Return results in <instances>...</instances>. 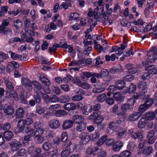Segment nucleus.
Instances as JSON below:
<instances>
[{"label":"nucleus","mask_w":157,"mask_h":157,"mask_svg":"<svg viewBox=\"0 0 157 157\" xmlns=\"http://www.w3.org/2000/svg\"><path fill=\"white\" fill-rule=\"evenodd\" d=\"M36 93V94L34 95L33 97L36 103H40L41 102V99L42 97L45 99L49 98L48 94L42 93L41 91H37Z\"/></svg>","instance_id":"423d86ee"},{"label":"nucleus","mask_w":157,"mask_h":157,"mask_svg":"<svg viewBox=\"0 0 157 157\" xmlns=\"http://www.w3.org/2000/svg\"><path fill=\"white\" fill-rule=\"evenodd\" d=\"M155 113L153 112H149L146 113V114L144 118L146 119L148 121H151L154 120L155 117Z\"/></svg>","instance_id":"f704fd0d"},{"label":"nucleus","mask_w":157,"mask_h":157,"mask_svg":"<svg viewBox=\"0 0 157 157\" xmlns=\"http://www.w3.org/2000/svg\"><path fill=\"white\" fill-rule=\"evenodd\" d=\"M108 92L107 94V95L108 97H110L111 94H115L116 91V87L113 85H111L109 86L108 89Z\"/></svg>","instance_id":"a19ab883"},{"label":"nucleus","mask_w":157,"mask_h":157,"mask_svg":"<svg viewBox=\"0 0 157 157\" xmlns=\"http://www.w3.org/2000/svg\"><path fill=\"white\" fill-rule=\"evenodd\" d=\"M114 144V140L113 139H106L105 144L106 145L111 146Z\"/></svg>","instance_id":"680f3d73"},{"label":"nucleus","mask_w":157,"mask_h":157,"mask_svg":"<svg viewBox=\"0 0 157 157\" xmlns=\"http://www.w3.org/2000/svg\"><path fill=\"white\" fill-rule=\"evenodd\" d=\"M37 59L39 62H40L41 64H47L49 65H51L50 61H48L47 58L42 56H38Z\"/></svg>","instance_id":"5701e85b"},{"label":"nucleus","mask_w":157,"mask_h":157,"mask_svg":"<svg viewBox=\"0 0 157 157\" xmlns=\"http://www.w3.org/2000/svg\"><path fill=\"white\" fill-rule=\"evenodd\" d=\"M81 143L83 144H86L91 140L90 136L86 133H83L80 135Z\"/></svg>","instance_id":"4468645a"},{"label":"nucleus","mask_w":157,"mask_h":157,"mask_svg":"<svg viewBox=\"0 0 157 157\" xmlns=\"http://www.w3.org/2000/svg\"><path fill=\"white\" fill-rule=\"evenodd\" d=\"M93 75L94 73L92 74L88 71L83 72L81 76V78L83 81H86L88 78L92 76H94Z\"/></svg>","instance_id":"393cba45"},{"label":"nucleus","mask_w":157,"mask_h":157,"mask_svg":"<svg viewBox=\"0 0 157 157\" xmlns=\"http://www.w3.org/2000/svg\"><path fill=\"white\" fill-rule=\"evenodd\" d=\"M125 82L123 80H119L117 82L116 86V90H121L125 87Z\"/></svg>","instance_id":"bb28decb"},{"label":"nucleus","mask_w":157,"mask_h":157,"mask_svg":"<svg viewBox=\"0 0 157 157\" xmlns=\"http://www.w3.org/2000/svg\"><path fill=\"white\" fill-rule=\"evenodd\" d=\"M21 82L24 86H27L29 87L32 86V82L29 79L26 78H22L21 79Z\"/></svg>","instance_id":"58836bf2"},{"label":"nucleus","mask_w":157,"mask_h":157,"mask_svg":"<svg viewBox=\"0 0 157 157\" xmlns=\"http://www.w3.org/2000/svg\"><path fill=\"white\" fill-rule=\"evenodd\" d=\"M35 140L38 143H41L44 141V138L41 136V135L35 134Z\"/></svg>","instance_id":"3c124183"},{"label":"nucleus","mask_w":157,"mask_h":157,"mask_svg":"<svg viewBox=\"0 0 157 157\" xmlns=\"http://www.w3.org/2000/svg\"><path fill=\"white\" fill-rule=\"evenodd\" d=\"M101 116L98 113L96 112H93L89 116V119L92 121L94 123V119H96L98 117H99Z\"/></svg>","instance_id":"a18cd8bd"},{"label":"nucleus","mask_w":157,"mask_h":157,"mask_svg":"<svg viewBox=\"0 0 157 157\" xmlns=\"http://www.w3.org/2000/svg\"><path fill=\"white\" fill-rule=\"evenodd\" d=\"M104 120V118L101 116L99 117H98L96 120L94 119V124H100Z\"/></svg>","instance_id":"13d9d810"},{"label":"nucleus","mask_w":157,"mask_h":157,"mask_svg":"<svg viewBox=\"0 0 157 157\" xmlns=\"http://www.w3.org/2000/svg\"><path fill=\"white\" fill-rule=\"evenodd\" d=\"M40 81L45 86H49L51 83L49 80L43 75H40L39 77Z\"/></svg>","instance_id":"c9c22d12"},{"label":"nucleus","mask_w":157,"mask_h":157,"mask_svg":"<svg viewBox=\"0 0 157 157\" xmlns=\"http://www.w3.org/2000/svg\"><path fill=\"white\" fill-rule=\"evenodd\" d=\"M68 136L67 132H63L60 139L61 141L63 143V144H62L63 146L67 145H70V146H71L72 145H74L71 143V142L70 140L68 139Z\"/></svg>","instance_id":"1a4fd4ad"},{"label":"nucleus","mask_w":157,"mask_h":157,"mask_svg":"<svg viewBox=\"0 0 157 157\" xmlns=\"http://www.w3.org/2000/svg\"><path fill=\"white\" fill-rule=\"evenodd\" d=\"M35 116L33 114H28L26 116V119L24 120L27 125H29L33 123V117Z\"/></svg>","instance_id":"a878e982"},{"label":"nucleus","mask_w":157,"mask_h":157,"mask_svg":"<svg viewBox=\"0 0 157 157\" xmlns=\"http://www.w3.org/2000/svg\"><path fill=\"white\" fill-rule=\"evenodd\" d=\"M107 138V136H104L100 138L97 142L96 144L98 146H100L105 143L106 139Z\"/></svg>","instance_id":"09e8293b"},{"label":"nucleus","mask_w":157,"mask_h":157,"mask_svg":"<svg viewBox=\"0 0 157 157\" xmlns=\"http://www.w3.org/2000/svg\"><path fill=\"white\" fill-rule=\"evenodd\" d=\"M150 95L149 94H145L144 96V98L142 99L143 101H145L144 104L146 105L148 108L151 107L153 103V100L152 98H150Z\"/></svg>","instance_id":"f3484780"},{"label":"nucleus","mask_w":157,"mask_h":157,"mask_svg":"<svg viewBox=\"0 0 157 157\" xmlns=\"http://www.w3.org/2000/svg\"><path fill=\"white\" fill-rule=\"evenodd\" d=\"M11 149L12 151H15L18 150L21 146V143L19 141L13 139L10 144Z\"/></svg>","instance_id":"9d476101"},{"label":"nucleus","mask_w":157,"mask_h":157,"mask_svg":"<svg viewBox=\"0 0 157 157\" xmlns=\"http://www.w3.org/2000/svg\"><path fill=\"white\" fill-rule=\"evenodd\" d=\"M131 108L127 104H124L121 105V109L118 110L117 114L118 115H123L126 113L127 109H131Z\"/></svg>","instance_id":"2eb2a0df"},{"label":"nucleus","mask_w":157,"mask_h":157,"mask_svg":"<svg viewBox=\"0 0 157 157\" xmlns=\"http://www.w3.org/2000/svg\"><path fill=\"white\" fill-rule=\"evenodd\" d=\"M79 15L76 13H71L69 17V21L73 20H77L78 18Z\"/></svg>","instance_id":"603ef678"},{"label":"nucleus","mask_w":157,"mask_h":157,"mask_svg":"<svg viewBox=\"0 0 157 157\" xmlns=\"http://www.w3.org/2000/svg\"><path fill=\"white\" fill-rule=\"evenodd\" d=\"M149 51L151 53L156 57L157 56V46H154L151 47L149 49Z\"/></svg>","instance_id":"e2e57ef3"},{"label":"nucleus","mask_w":157,"mask_h":157,"mask_svg":"<svg viewBox=\"0 0 157 157\" xmlns=\"http://www.w3.org/2000/svg\"><path fill=\"white\" fill-rule=\"evenodd\" d=\"M128 133L135 140L138 138L139 140H141L143 138V135L140 132L138 131L136 132H134L132 129H129Z\"/></svg>","instance_id":"f8f14e48"},{"label":"nucleus","mask_w":157,"mask_h":157,"mask_svg":"<svg viewBox=\"0 0 157 157\" xmlns=\"http://www.w3.org/2000/svg\"><path fill=\"white\" fill-rule=\"evenodd\" d=\"M103 1L102 0H99L98 5L100 7H97L94 11V14L95 16V17H97L98 18L100 15L101 13L99 11V9H100L101 12L103 17H107L105 12L104 11V5H102Z\"/></svg>","instance_id":"f03ea898"},{"label":"nucleus","mask_w":157,"mask_h":157,"mask_svg":"<svg viewBox=\"0 0 157 157\" xmlns=\"http://www.w3.org/2000/svg\"><path fill=\"white\" fill-rule=\"evenodd\" d=\"M14 23L13 26L17 30L22 26V23L21 20L19 19L14 20L13 21Z\"/></svg>","instance_id":"c03bdc74"},{"label":"nucleus","mask_w":157,"mask_h":157,"mask_svg":"<svg viewBox=\"0 0 157 157\" xmlns=\"http://www.w3.org/2000/svg\"><path fill=\"white\" fill-rule=\"evenodd\" d=\"M131 154V152L130 151L125 150L121 152L119 155L120 157H129Z\"/></svg>","instance_id":"8fccbe9b"},{"label":"nucleus","mask_w":157,"mask_h":157,"mask_svg":"<svg viewBox=\"0 0 157 157\" xmlns=\"http://www.w3.org/2000/svg\"><path fill=\"white\" fill-rule=\"evenodd\" d=\"M123 146V143L121 141H117L115 143H114L113 146V150L116 152L120 150Z\"/></svg>","instance_id":"4be33fe9"},{"label":"nucleus","mask_w":157,"mask_h":157,"mask_svg":"<svg viewBox=\"0 0 157 157\" xmlns=\"http://www.w3.org/2000/svg\"><path fill=\"white\" fill-rule=\"evenodd\" d=\"M36 112L37 113L40 114H43L44 113V110L43 107L37 105L36 106Z\"/></svg>","instance_id":"5fc2aeb1"},{"label":"nucleus","mask_w":157,"mask_h":157,"mask_svg":"<svg viewBox=\"0 0 157 157\" xmlns=\"http://www.w3.org/2000/svg\"><path fill=\"white\" fill-rule=\"evenodd\" d=\"M12 93L11 92H10L8 91H7L6 92V94L5 96V98H4V101H7L8 102H9L8 101L9 100H10L11 101V98H12Z\"/></svg>","instance_id":"de8ad7c7"},{"label":"nucleus","mask_w":157,"mask_h":157,"mask_svg":"<svg viewBox=\"0 0 157 157\" xmlns=\"http://www.w3.org/2000/svg\"><path fill=\"white\" fill-rule=\"evenodd\" d=\"M136 102V101L134 98H130L128 99L127 104L131 108L132 106Z\"/></svg>","instance_id":"bf43d9fd"},{"label":"nucleus","mask_w":157,"mask_h":157,"mask_svg":"<svg viewBox=\"0 0 157 157\" xmlns=\"http://www.w3.org/2000/svg\"><path fill=\"white\" fill-rule=\"evenodd\" d=\"M87 124L85 122L81 123L78 124L76 126V130L78 132H81L86 130Z\"/></svg>","instance_id":"2f4dec72"},{"label":"nucleus","mask_w":157,"mask_h":157,"mask_svg":"<svg viewBox=\"0 0 157 157\" xmlns=\"http://www.w3.org/2000/svg\"><path fill=\"white\" fill-rule=\"evenodd\" d=\"M24 114V109L23 108L20 107L17 108L15 112V115L16 118L22 117Z\"/></svg>","instance_id":"c85d7f7f"},{"label":"nucleus","mask_w":157,"mask_h":157,"mask_svg":"<svg viewBox=\"0 0 157 157\" xmlns=\"http://www.w3.org/2000/svg\"><path fill=\"white\" fill-rule=\"evenodd\" d=\"M24 133H26L28 135L24 136V141L28 142L30 141L31 137L34 136L36 134L34 129L30 127H27Z\"/></svg>","instance_id":"20e7f679"},{"label":"nucleus","mask_w":157,"mask_h":157,"mask_svg":"<svg viewBox=\"0 0 157 157\" xmlns=\"http://www.w3.org/2000/svg\"><path fill=\"white\" fill-rule=\"evenodd\" d=\"M3 110L4 113L8 115H12L14 113V109L13 107L8 105H6L4 106Z\"/></svg>","instance_id":"a211bd4d"},{"label":"nucleus","mask_w":157,"mask_h":157,"mask_svg":"<svg viewBox=\"0 0 157 157\" xmlns=\"http://www.w3.org/2000/svg\"><path fill=\"white\" fill-rule=\"evenodd\" d=\"M42 149L45 151H49V154L51 152H54L55 149L54 148L53 144L49 141H46L44 142L42 146Z\"/></svg>","instance_id":"0eeeda50"},{"label":"nucleus","mask_w":157,"mask_h":157,"mask_svg":"<svg viewBox=\"0 0 157 157\" xmlns=\"http://www.w3.org/2000/svg\"><path fill=\"white\" fill-rule=\"evenodd\" d=\"M147 107L146 106V105L144 104L140 105L138 109V111L137 112V113H139L140 114H138L140 115V116L142 115V114L144 113L147 109Z\"/></svg>","instance_id":"ea45409f"},{"label":"nucleus","mask_w":157,"mask_h":157,"mask_svg":"<svg viewBox=\"0 0 157 157\" xmlns=\"http://www.w3.org/2000/svg\"><path fill=\"white\" fill-rule=\"evenodd\" d=\"M106 95L104 93L100 94L97 97V101L99 102H101L104 101L106 100Z\"/></svg>","instance_id":"49530a36"},{"label":"nucleus","mask_w":157,"mask_h":157,"mask_svg":"<svg viewBox=\"0 0 157 157\" xmlns=\"http://www.w3.org/2000/svg\"><path fill=\"white\" fill-rule=\"evenodd\" d=\"M137 87L140 90L139 93L140 95L145 94L147 93V84L144 81H141L139 82L138 84Z\"/></svg>","instance_id":"6e6552de"},{"label":"nucleus","mask_w":157,"mask_h":157,"mask_svg":"<svg viewBox=\"0 0 157 157\" xmlns=\"http://www.w3.org/2000/svg\"><path fill=\"white\" fill-rule=\"evenodd\" d=\"M117 132H118L117 135V137L119 139L122 138L126 133V130L125 129L121 127H119V129L117 130Z\"/></svg>","instance_id":"cd10ccee"},{"label":"nucleus","mask_w":157,"mask_h":157,"mask_svg":"<svg viewBox=\"0 0 157 157\" xmlns=\"http://www.w3.org/2000/svg\"><path fill=\"white\" fill-rule=\"evenodd\" d=\"M109 74V72L107 69H102L99 73H94L93 75L98 78H102L108 76Z\"/></svg>","instance_id":"ddd939ff"},{"label":"nucleus","mask_w":157,"mask_h":157,"mask_svg":"<svg viewBox=\"0 0 157 157\" xmlns=\"http://www.w3.org/2000/svg\"><path fill=\"white\" fill-rule=\"evenodd\" d=\"M80 95H75L74 96H73L72 98V100L74 101H79L82 100L83 97L82 96V95H83L84 94V93L82 92H80Z\"/></svg>","instance_id":"37998d69"},{"label":"nucleus","mask_w":157,"mask_h":157,"mask_svg":"<svg viewBox=\"0 0 157 157\" xmlns=\"http://www.w3.org/2000/svg\"><path fill=\"white\" fill-rule=\"evenodd\" d=\"M121 24L123 26L129 28L131 26L130 23L128 24V21L125 19H123L120 21Z\"/></svg>","instance_id":"052dcab7"},{"label":"nucleus","mask_w":157,"mask_h":157,"mask_svg":"<svg viewBox=\"0 0 157 157\" xmlns=\"http://www.w3.org/2000/svg\"><path fill=\"white\" fill-rule=\"evenodd\" d=\"M113 97L118 104H121L124 102L125 97L120 92H116L113 95Z\"/></svg>","instance_id":"9b49d317"},{"label":"nucleus","mask_w":157,"mask_h":157,"mask_svg":"<svg viewBox=\"0 0 157 157\" xmlns=\"http://www.w3.org/2000/svg\"><path fill=\"white\" fill-rule=\"evenodd\" d=\"M99 137V134L98 132H95L92 134V140L94 141H97Z\"/></svg>","instance_id":"0e129e2a"},{"label":"nucleus","mask_w":157,"mask_h":157,"mask_svg":"<svg viewBox=\"0 0 157 157\" xmlns=\"http://www.w3.org/2000/svg\"><path fill=\"white\" fill-rule=\"evenodd\" d=\"M27 125L24 119H21L19 120L17 122V127L18 128V131L16 133H24L25 129L28 126L25 127ZM15 132H16V131H15Z\"/></svg>","instance_id":"39448f33"},{"label":"nucleus","mask_w":157,"mask_h":157,"mask_svg":"<svg viewBox=\"0 0 157 157\" xmlns=\"http://www.w3.org/2000/svg\"><path fill=\"white\" fill-rule=\"evenodd\" d=\"M72 119L73 123L78 124L82 123L84 120L83 117L80 115H74L73 116Z\"/></svg>","instance_id":"b1692460"},{"label":"nucleus","mask_w":157,"mask_h":157,"mask_svg":"<svg viewBox=\"0 0 157 157\" xmlns=\"http://www.w3.org/2000/svg\"><path fill=\"white\" fill-rule=\"evenodd\" d=\"M33 84L34 86V88L35 89L37 90H36V92L41 91L40 90L42 89V87L41 84L36 80H35L33 81Z\"/></svg>","instance_id":"79ce46f5"},{"label":"nucleus","mask_w":157,"mask_h":157,"mask_svg":"<svg viewBox=\"0 0 157 157\" xmlns=\"http://www.w3.org/2000/svg\"><path fill=\"white\" fill-rule=\"evenodd\" d=\"M11 128V124L9 122L5 123L2 125V129L4 130H9Z\"/></svg>","instance_id":"774afa93"},{"label":"nucleus","mask_w":157,"mask_h":157,"mask_svg":"<svg viewBox=\"0 0 157 157\" xmlns=\"http://www.w3.org/2000/svg\"><path fill=\"white\" fill-rule=\"evenodd\" d=\"M145 60L142 62V64L144 66L148 65L149 63H153L156 59V57L152 53L147 52V54L145 58Z\"/></svg>","instance_id":"7ed1b4c3"},{"label":"nucleus","mask_w":157,"mask_h":157,"mask_svg":"<svg viewBox=\"0 0 157 157\" xmlns=\"http://www.w3.org/2000/svg\"><path fill=\"white\" fill-rule=\"evenodd\" d=\"M69 96L67 95H65L61 96L59 99V101L60 102L62 103H65L68 102L70 100Z\"/></svg>","instance_id":"e433bc0d"},{"label":"nucleus","mask_w":157,"mask_h":157,"mask_svg":"<svg viewBox=\"0 0 157 157\" xmlns=\"http://www.w3.org/2000/svg\"><path fill=\"white\" fill-rule=\"evenodd\" d=\"M65 149L63 150L60 153L61 157H68L71 153L75 151L76 148V145L63 146Z\"/></svg>","instance_id":"f257e3e1"},{"label":"nucleus","mask_w":157,"mask_h":157,"mask_svg":"<svg viewBox=\"0 0 157 157\" xmlns=\"http://www.w3.org/2000/svg\"><path fill=\"white\" fill-rule=\"evenodd\" d=\"M13 136V132L10 131H5L4 133L3 136L5 139L7 140H10Z\"/></svg>","instance_id":"473e14b6"},{"label":"nucleus","mask_w":157,"mask_h":157,"mask_svg":"<svg viewBox=\"0 0 157 157\" xmlns=\"http://www.w3.org/2000/svg\"><path fill=\"white\" fill-rule=\"evenodd\" d=\"M6 85L7 88L10 91L12 92V91H13V87L12 83L10 82L9 81H6Z\"/></svg>","instance_id":"6e6d98bb"},{"label":"nucleus","mask_w":157,"mask_h":157,"mask_svg":"<svg viewBox=\"0 0 157 157\" xmlns=\"http://www.w3.org/2000/svg\"><path fill=\"white\" fill-rule=\"evenodd\" d=\"M93 106L89 105L88 106H84L80 109L81 112L83 115H87L93 111Z\"/></svg>","instance_id":"6ab92c4d"},{"label":"nucleus","mask_w":157,"mask_h":157,"mask_svg":"<svg viewBox=\"0 0 157 157\" xmlns=\"http://www.w3.org/2000/svg\"><path fill=\"white\" fill-rule=\"evenodd\" d=\"M72 82L75 84L80 86L81 84V80L78 78H73L72 79Z\"/></svg>","instance_id":"69168bd1"},{"label":"nucleus","mask_w":157,"mask_h":157,"mask_svg":"<svg viewBox=\"0 0 157 157\" xmlns=\"http://www.w3.org/2000/svg\"><path fill=\"white\" fill-rule=\"evenodd\" d=\"M136 89V86L135 85L132 84L126 92L127 93H128L129 94H131L135 91Z\"/></svg>","instance_id":"864d4df0"},{"label":"nucleus","mask_w":157,"mask_h":157,"mask_svg":"<svg viewBox=\"0 0 157 157\" xmlns=\"http://www.w3.org/2000/svg\"><path fill=\"white\" fill-rule=\"evenodd\" d=\"M145 94H142L140 95L139 93V94L136 92H134L132 98H134V99H138L139 98H140L141 99H143L144 98V96Z\"/></svg>","instance_id":"4d7b16f0"},{"label":"nucleus","mask_w":157,"mask_h":157,"mask_svg":"<svg viewBox=\"0 0 157 157\" xmlns=\"http://www.w3.org/2000/svg\"><path fill=\"white\" fill-rule=\"evenodd\" d=\"M139 113L135 112L134 113L131 114L128 117V119L130 121H135L138 120L141 116Z\"/></svg>","instance_id":"72a5a7b5"},{"label":"nucleus","mask_w":157,"mask_h":157,"mask_svg":"<svg viewBox=\"0 0 157 157\" xmlns=\"http://www.w3.org/2000/svg\"><path fill=\"white\" fill-rule=\"evenodd\" d=\"M67 114V112L64 110H58L55 111L54 115L56 117H61Z\"/></svg>","instance_id":"4c0bfd02"},{"label":"nucleus","mask_w":157,"mask_h":157,"mask_svg":"<svg viewBox=\"0 0 157 157\" xmlns=\"http://www.w3.org/2000/svg\"><path fill=\"white\" fill-rule=\"evenodd\" d=\"M49 45V44L47 41L43 40V43L41 46V49L43 51L46 50Z\"/></svg>","instance_id":"338daca9"},{"label":"nucleus","mask_w":157,"mask_h":157,"mask_svg":"<svg viewBox=\"0 0 157 157\" xmlns=\"http://www.w3.org/2000/svg\"><path fill=\"white\" fill-rule=\"evenodd\" d=\"M147 121L146 119L142 117L139 121L138 123V127L139 128H143L146 125Z\"/></svg>","instance_id":"c756f323"},{"label":"nucleus","mask_w":157,"mask_h":157,"mask_svg":"<svg viewBox=\"0 0 157 157\" xmlns=\"http://www.w3.org/2000/svg\"><path fill=\"white\" fill-rule=\"evenodd\" d=\"M152 147L150 146L147 147L143 149L140 150L139 153L140 154H144L145 156H147L150 155L152 153Z\"/></svg>","instance_id":"dca6fc26"},{"label":"nucleus","mask_w":157,"mask_h":157,"mask_svg":"<svg viewBox=\"0 0 157 157\" xmlns=\"http://www.w3.org/2000/svg\"><path fill=\"white\" fill-rule=\"evenodd\" d=\"M60 125L59 121L56 119H53L50 121L49 123L50 127L52 129H56L58 128Z\"/></svg>","instance_id":"412c9836"},{"label":"nucleus","mask_w":157,"mask_h":157,"mask_svg":"<svg viewBox=\"0 0 157 157\" xmlns=\"http://www.w3.org/2000/svg\"><path fill=\"white\" fill-rule=\"evenodd\" d=\"M99 150V148L98 147H93L87 149L86 150V154L88 155H95L98 153Z\"/></svg>","instance_id":"7c9ffc66"},{"label":"nucleus","mask_w":157,"mask_h":157,"mask_svg":"<svg viewBox=\"0 0 157 157\" xmlns=\"http://www.w3.org/2000/svg\"><path fill=\"white\" fill-rule=\"evenodd\" d=\"M73 124V122L72 120L67 119L63 122L62 127L63 129L66 130L71 128Z\"/></svg>","instance_id":"aec40b11"}]
</instances>
